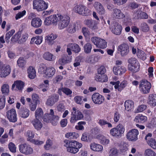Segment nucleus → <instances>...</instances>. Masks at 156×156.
<instances>
[{"label":"nucleus","mask_w":156,"mask_h":156,"mask_svg":"<svg viewBox=\"0 0 156 156\" xmlns=\"http://www.w3.org/2000/svg\"><path fill=\"white\" fill-rule=\"evenodd\" d=\"M54 114L53 110L51 109L49 114H45L43 117L44 121L46 122H48L49 120H50L53 125L56 126L57 125L59 119V117L58 116L54 115Z\"/></svg>","instance_id":"nucleus-1"},{"label":"nucleus","mask_w":156,"mask_h":156,"mask_svg":"<svg viewBox=\"0 0 156 156\" xmlns=\"http://www.w3.org/2000/svg\"><path fill=\"white\" fill-rule=\"evenodd\" d=\"M70 20V18L68 16L60 14L58 24L59 29L62 30L66 27L69 23Z\"/></svg>","instance_id":"nucleus-2"},{"label":"nucleus","mask_w":156,"mask_h":156,"mask_svg":"<svg viewBox=\"0 0 156 156\" xmlns=\"http://www.w3.org/2000/svg\"><path fill=\"white\" fill-rule=\"evenodd\" d=\"M33 9L38 11H42L47 9L48 3L43 0H34L33 2Z\"/></svg>","instance_id":"nucleus-3"},{"label":"nucleus","mask_w":156,"mask_h":156,"mask_svg":"<svg viewBox=\"0 0 156 156\" xmlns=\"http://www.w3.org/2000/svg\"><path fill=\"white\" fill-rule=\"evenodd\" d=\"M125 130L124 126L119 124L115 127L112 128L110 130V134L112 136L120 137L124 133Z\"/></svg>","instance_id":"nucleus-4"},{"label":"nucleus","mask_w":156,"mask_h":156,"mask_svg":"<svg viewBox=\"0 0 156 156\" xmlns=\"http://www.w3.org/2000/svg\"><path fill=\"white\" fill-rule=\"evenodd\" d=\"M91 41L97 48L104 49L107 47V43L103 39L94 37L91 38Z\"/></svg>","instance_id":"nucleus-5"},{"label":"nucleus","mask_w":156,"mask_h":156,"mask_svg":"<svg viewBox=\"0 0 156 156\" xmlns=\"http://www.w3.org/2000/svg\"><path fill=\"white\" fill-rule=\"evenodd\" d=\"M60 14H57L51 15L47 17L44 20V23L46 25H50L51 24L56 25L57 24L58 21L59 20Z\"/></svg>","instance_id":"nucleus-6"},{"label":"nucleus","mask_w":156,"mask_h":156,"mask_svg":"<svg viewBox=\"0 0 156 156\" xmlns=\"http://www.w3.org/2000/svg\"><path fill=\"white\" fill-rule=\"evenodd\" d=\"M73 111L72 113L70 122L71 123H75L77 120L81 119L83 117V114L79 110H77L75 107L73 108Z\"/></svg>","instance_id":"nucleus-7"},{"label":"nucleus","mask_w":156,"mask_h":156,"mask_svg":"<svg viewBox=\"0 0 156 156\" xmlns=\"http://www.w3.org/2000/svg\"><path fill=\"white\" fill-rule=\"evenodd\" d=\"M67 52L69 55L72 54L71 51L75 53H78L81 50L79 45L75 43H69L67 45Z\"/></svg>","instance_id":"nucleus-8"},{"label":"nucleus","mask_w":156,"mask_h":156,"mask_svg":"<svg viewBox=\"0 0 156 156\" xmlns=\"http://www.w3.org/2000/svg\"><path fill=\"white\" fill-rule=\"evenodd\" d=\"M20 152L26 155H29L33 153L34 150L30 146L27 144H24L20 145L19 146Z\"/></svg>","instance_id":"nucleus-9"},{"label":"nucleus","mask_w":156,"mask_h":156,"mask_svg":"<svg viewBox=\"0 0 156 156\" xmlns=\"http://www.w3.org/2000/svg\"><path fill=\"white\" fill-rule=\"evenodd\" d=\"M141 91L144 94H147L149 92L151 87V83L146 80H142L140 85Z\"/></svg>","instance_id":"nucleus-10"},{"label":"nucleus","mask_w":156,"mask_h":156,"mask_svg":"<svg viewBox=\"0 0 156 156\" xmlns=\"http://www.w3.org/2000/svg\"><path fill=\"white\" fill-rule=\"evenodd\" d=\"M139 133L137 129H132L126 134V138L129 141H135L138 139L137 136Z\"/></svg>","instance_id":"nucleus-11"},{"label":"nucleus","mask_w":156,"mask_h":156,"mask_svg":"<svg viewBox=\"0 0 156 156\" xmlns=\"http://www.w3.org/2000/svg\"><path fill=\"white\" fill-rule=\"evenodd\" d=\"M93 102L96 104L101 105L105 101L104 97L98 93H94L92 96Z\"/></svg>","instance_id":"nucleus-12"},{"label":"nucleus","mask_w":156,"mask_h":156,"mask_svg":"<svg viewBox=\"0 0 156 156\" xmlns=\"http://www.w3.org/2000/svg\"><path fill=\"white\" fill-rule=\"evenodd\" d=\"M75 9L76 12L84 16L89 15L90 12L86 7L82 5L76 6L75 7Z\"/></svg>","instance_id":"nucleus-13"},{"label":"nucleus","mask_w":156,"mask_h":156,"mask_svg":"<svg viewBox=\"0 0 156 156\" xmlns=\"http://www.w3.org/2000/svg\"><path fill=\"white\" fill-rule=\"evenodd\" d=\"M6 116L9 121L11 122H15L17 120V115L15 110L12 109L6 112Z\"/></svg>","instance_id":"nucleus-14"},{"label":"nucleus","mask_w":156,"mask_h":156,"mask_svg":"<svg viewBox=\"0 0 156 156\" xmlns=\"http://www.w3.org/2000/svg\"><path fill=\"white\" fill-rule=\"evenodd\" d=\"M64 146L67 147H73L80 148L82 147V145L81 143L75 141H70L68 140H65L64 141Z\"/></svg>","instance_id":"nucleus-15"},{"label":"nucleus","mask_w":156,"mask_h":156,"mask_svg":"<svg viewBox=\"0 0 156 156\" xmlns=\"http://www.w3.org/2000/svg\"><path fill=\"white\" fill-rule=\"evenodd\" d=\"M112 29V32L115 34L119 35L122 31V27L121 25L116 22H113L112 27H110Z\"/></svg>","instance_id":"nucleus-16"},{"label":"nucleus","mask_w":156,"mask_h":156,"mask_svg":"<svg viewBox=\"0 0 156 156\" xmlns=\"http://www.w3.org/2000/svg\"><path fill=\"white\" fill-rule=\"evenodd\" d=\"M118 50L120 52L122 56L126 55L128 54L129 52L128 45L125 44H123L119 45L118 47Z\"/></svg>","instance_id":"nucleus-17"},{"label":"nucleus","mask_w":156,"mask_h":156,"mask_svg":"<svg viewBox=\"0 0 156 156\" xmlns=\"http://www.w3.org/2000/svg\"><path fill=\"white\" fill-rule=\"evenodd\" d=\"M120 82L119 81L116 82H111L110 83L114 85L115 89H117L119 91H121L127 85V82L126 81H122L119 85Z\"/></svg>","instance_id":"nucleus-18"},{"label":"nucleus","mask_w":156,"mask_h":156,"mask_svg":"<svg viewBox=\"0 0 156 156\" xmlns=\"http://www.w3.org/2000/svg\"><path fill=\"white\" fill-rule=\"evenodd\" d=\"M58 99V96L56 94H53L48 97L46 102V104L48 106H52L57 102Z\"/></svg>","instance_id":"nucleus-19"},{"label":"nucleus","mask_w":156,"mask_h":156,"mask_svg":"<svg viewBox=\"0 0 156 156\" xmlns=\"http://www.w3.org/2000/svg\"><path fill=\"white\" fill-rule=\"evenodd\" d=\"M112 16L114 18L118 19H122L125 17V15L121 10L117 8L113 9Z\"/></svg>","instance_id":"nucleus-20"},{"label":"nucleus","mask_w":156,"mask_h":156,"mask_svg":"<svg viewBox=\"0 0 156 156\" xmlns=\"http://www.w3.org/2000/svg\"><path fill=\"white\" fill-rule=\"evenodd\" d=\"M10 66L9 65H6L0 71V77H5L10 74Z\"/></svg>","instance_id":"nucleus-21"},{"label":"nucleus","mask_w":156,"mask_h":156,"mask_svg":"<svg viewBox=\"0 0 156 156\" xmlns=\"http://www.w3.org/2000/svg\"><path fill=\"white\" fill-rule=\"evenodd\" d=\"M57 37V35L56 34H51L45 37V42L49 45H51L54 43V40Z\"/></svg>","instance_id":"nucleus-22"},{"label":"nucleus","mask_w":156,"mask_h":156,"mask_svg":"<svg viewBox=\"0 0 156 156\" xmlns=\"http://www.w3.org/2000/svg\"><path fill=\"white\" fill-rule=\"evenodd\" d=\"M135 16V19H147L148 18V16L147 15L145 12H142L141 10H137L134 14Z\"/></svg>","instance_id":"nucleus-23"},{"label":"nucleus","mask_w":156,"mask_h":156,"mask_svg":"<svg viewBox=\"0 0 156 156\" xmlns=\"http://www.w3.org/2000/svg\"><path fill=\"white\" fill-rule=\"evenodd\" d=\"M113 71L115 75H120L125 72L126 69L124 67L118 66L113 67Z\"/></svg>","instance_id":"nucleus-24"},{"label":"nucleus","mask_w":156,"mask_h":156,"mask_svg":"<svg viewBox=\"0 0 156 156\" xmlns=\"http://www.w3.org/2000/svg\"><path fill=\"white\" fill-rule=\"evenodd\" d=\"M84 23L89 27L92 30L97 29V24L95 21L92 20H87L84 21Z\"/></svg>","instance_id":"nucleus-25"},{"label":"nucleus","mask_w":156,"mask_h":156,"mask_svg":"<svg viewBox=\"0 0 156 156\" xmlns=\"http://www.w3.org/2000/svg\"><path fill=\"white\" fill-rule=\"evenodd\" d=\"M55 70L52 67H49L47 68L45 75L46 78L52 77L55 74Z\"/></svg>","instance_id":"nucleus-26"},{"label":"nucleus","mask_w":156,"mask_h":156,"mask_svg":"<svg viewBox=\"0 0 156 156\" xmlns=\"http://www.w3.org/2000/svg\"><path fill=\"white\" fill-rule=\"evenodd\" d=\"M94 6L99 14L102 15L105 14V9L104 8L103 6L100 3L96 2L94 4Z\"/></svg>","instance_id":"nucleus-27"},{"label":"nucleus","mask_w":156,"mask_h":156,"mask_svg":"<svg viewBox=\"0 0 156 156\" xmlns=\"http://www.w3.org/2000/svg\"><path fill=\"white\" fill-rule=\"evenodd\" d=\"M31 123L35 129L37 130L40 129L42 127V124L38 119L35 118L31 121Z\"/></svg>","instance_id":"nucleus-28"},{"label":"nucleus","mask_w":156,"mask_h":156,"mask_svg":"<svg viewBox=\"0 0 156 156\" xmlns=\"http://www.w3.org/2000/svg\"><path fill=\"white\" fill-rule=\"evenodd\" d=\"M90 147V149L95 151H101L103 149V147L101 145L95 143H91Z\"/></svg>","instance_id":"nucleus-29"},{"label":"nucleus","mask_w":156,"mask_h":156,"mask_svg":"<svg viewBox=\"0 0 156 156\" xmlns=\"http://www.w3.org/2000/svg\"><path fill=\"white\" fill-rule=\"evenodd\" d=\"M42 21L39 18H35L33 19L31 21V24L32 26L34 27H40L42 24Z\"/></svg>","instance_id":"nucleus-30"},{"label":"nucleus","mask_w":156,"mask_h":156,"mask_svg":"<svg viewBox=\"0 0 156 156\" xmlns=\"http://www.w3.org/2000/svg\"><path fill=\"white\" fill-rule=\"evenodd\" d=\"M95 80L101 82H105L108 81V78L106 75L97 74L95 76Z\"/></svg>","instance_id":"nucleus-31"},{"label":"nucleus","mask_w":156,"mask_h":156,"mask_svg":"<svg viewBox=\"0 0 156 156\" xmlns=\"http://www.w3.org/2000/svg\"><path fill=\"white\" fill-rule=\"evenodd\" d=\"M125 109L127 111H129L131 110L134 107L133 102L130 100L126 101L124 103Z\"/></svg>","instance_id":"nucleus-32"},{"label":"nucleus","mask_w":156,"mask_h":156,"mask_svg":"<svg viewBox=\"0 0 156 156\" xmlns=\"http://www.w3.org/2000/svg\"><path fill=\"white\" fill-rule=\"evenodd\" d=\"M28 76L31 79H34L36 76V72L34 68L32 66H30L27 70Z\"/></svg>","instance_id":"nucleus-33"},{"label":"nucleus","mask_w":156,"mask_h":156,"mask_svg":"<svg viewBox=\"0 0 156 156\" xmlns=\"http://www.w3.org/2000/svg\"><path fill=\"white\" fill-rule=\"evenodd\" d=\"M148 103L151 105L155 106L156 105V94H150L148 97Z\"/></svg>","instance_id":"nucleus-34"},{"label":"nucleus","mask_w":156,"mask_h":156,"mask_svg":"<svg viewBox=\"0 0 156 156\" xmlns=\"http://www.w3.org/2000/svg\"><path fill=\"white\" fill-rule=\"evenodd\" d=\"M20 114L22 118H26L29 115L30 111L26 108H23L20 111Z\"/></svg>","instance_id":"nucleus-35"},{"label":"nucleus","mask_w":156,"mask_h":156,"mask_svg":"<svg viewBox=\"0 0 156 156\" xmlns=\"http://www.w3.org/2000/svg\"><path fill=\"white\" fill-rule=\"evenodd\" d=\"M1 90L3 94L8 95L9 92V85L7 84H3L1 87Z\"/></svg>","instance_id":"nucleus-36"},{"label":"nucleus","mask_w":156,"mask_h":156,"mask_svg":"<svg viewBox=\"0 0 156 156\" xmlns=\"http://www.w3.org/2000/svg\"><path fill=\"white\" fill-rule=\"evenodd\" d=\"M147 119V117L146 116L142 115H139L136 117L134 119V121L136 122L138 121L139 122L143 123L146 121Z\"/></svg>","instance_id":"nucleus-37"},{"label":"nucleus","mask_w":156,"mask_h":156,"mask_svg":"<svg viewBox=\"0 0 156 156\" xmlns=\"http://www.w3.org/2000/svg\"><path fill=\"white\" fill-rule=\"evenodd\" d=\"M42 38L39 36H36L31 38L30 43L31 44H40L42 42Z\"/></svg>","instance_id":"nucleus-38"},{"label":"nucleus","mask_w":156,"mask_h":156,"mask_svg":"<svg viewBox=\"0 0 156 156\" xmlns=\"http://www.w3.org/2000/svg\"><path fill=\"white\" fill-rule=\"evenodd\" d=\"M43 58L49 61H52L55 59L53 55L48 52H46L43 54Z\"/></svg>","instance_id":"nucleus-39"},{"label":"nucleus","mask_w":156,"mask_h":156,"mask_svg":"<svg viewBox=\"0 0 156 156\" xmlns=\"http://www.w3.org/2000/svg\"><path fill=\"white\" fill-rule=\"evenodd\" d=\"M92 49V45L90 43H87L83 46L84 52L87 54L90 53Z\"/></svg>","instance_id":"nucleus-40"},{"label":"nucleus","mask_w":156,"mask_h":156,"mask_svg":"<svg viewBox=\"0 0 156 156\" xmlns=\"http://www.w3.org/2000/svg\"><path fill=\"white\" fill-rule=\"evenodd\" d=\"M22 33L21 31H18L16 33L11 39V41L13 42L18 41L19 43V41L20 38L21 37Z\"/></svg>","instance_id":"nucleus-41"},{"label":"nucleus","mask_w":156,"mask_h":156,"mask_svg":"<svg viewBox=\"0 0 156 156\" xmlns=\"http://www.w3.org/2000/svg\"><path fill=\"white\" fill-rule=\"evenodd\" d=\"M28 37V34L27 33H24L22 35L21 34V37L19 41V44H22L26 42L27 39Z\"/></svg>","instance_id":"nucleus-42"},{"label":"nucleus","mask_w":156,"mask_h":156,"mask_svg":"<svg viewBox=\"0 0 156 156\" xmlns=\"http://www.w3.org/2000/svg\"><path fill=\"white\" fill-rule=\"evenodd\" d=\"M139 65H128V69L129 70L133 73H136L138 72L139 69Z\"/></svg>","instance_id":"nucleus-43"},{"label":"nucleus","mask_w":156,"mask_h":156,"mask_svg":"<svg viewBox=\"0 0 156 156\" xmlns=\"http://www.w3.org/2000/svg\"><path fill=\"white\" fill-rule=\"evenodd\" d=\"M148 144L154 149H156V141L155 139L151 138L147 141Z\"/></svg>","instance_id":"nucleus-44"},{"label":"nucleus","mask_w":156,"mask_h":156,"mask_svg":"<svg viewBox=\"0 0 156 156\" xmlns=\"http://www.w3.org/2000/svg\"><path fill=\"white\" fill-rule=\"evenodd\" d=\"M137 56L139 58L143 60L145 59L146 58V55L144 51L140 50L138 49Z\"/></svg>","instance_id":"nucleus-45"},{"label":"nucleus","mask_w":156,"mask_h":156,"mask_svg":"<svg viewBox=\"0 0 156 156\" xmlns=\"http://www.w3.org/2000/svg\"><path fill=\"white\" fill-rule=\"evenodd\" d=\"M144 156H156L155 152L150 149H146L144 152Z\"/></svg>","instance_id":"nucleus-46"},{"label":"nucleus","mask_w":156,"mask_h":156,"mask_svg":"<svg viewBox=\"0 0 156 156\" xmlns=\"http://www.w3.org/2000/svg\"><path fill=\"white\" fill-rule=\"evenodd\" d=\"M16 87L19 90H22L24 86V83L21 80H17L16 81Z\"/></svg>","instance_id":"nucleus-47"},{"label":"nucleus","mask_w":156,"mask_h":156,"mask_svg":"<svg viewBox=\"0 0 156 156\" xmlns=\"http://www.w3.org/2000/svg\"><path fill=\"white\" fill-rule=\"evenodd\" d=\"M17 63L18 66L20 67H23L26 63V61L23 57H20L18 60Z\"/></svg>","instance_id":"nucleus-48"},{"label":"nucleus","mask_w":156,"mask_h":156,"mask_svg":"<svg viewBox=\"0 0 156 156\" xmlns=\"http://www.w3.org/2000/svg\"><path fill=\"white\" fill-rule=\"evenodd\" d=\"M43 114V112L41 108H38L35 112V118L39 119L41 118Z\"/></svg>","instance_id":"nucleus-49"},{"label":"nucleus","mask_w":156,"mask_h":156,"mask_svg":"<svg viewBox=\"0 0 156 156\" xmlns=\"http://www.w3.org/2000/svg\"><path fill=\"white\" fill-rule=\"evenodd\" d=\"M140 27L142 30L144 32H147L149 30V27L146 23H141Z\"/></svg>","instance_id":"nucleus-50"},{"label":"nucleus","mask_w":156,"mask_h":156,"mask_svg":"<svg viewBox=\"0 0 156 156\" xmlns=\"http://www.w3.org/2000/svg\"><path fill=\"white\" fill-rule=\"evenodd\" d=\"M77 134L75 132L69 133L65 135L66 137L71 139H75L77 137Z\"/></svg>","instance_id":"nucleus-51"},{"label":"nucleus","mask_w":156,"mask_h":156,"mask_svg":"<svg viewBox=\"0 0 156 156\" xmlns=\"http://www.w3.org/2000/svg\"><path fill=\"white\" fill-rule=\"evenodd\" d=\"M5 98L4 96H0V110L3 108L5 105Z\"/></svg>","instance_id":"nucleus-52"},{"label":"nucleus","mask_w":156,"mask_h":156,"mask_svg":"<svg viewBox=\"0 0 156 156\" xmlns=\"http://www.w3.org/2000/svg\"><path fill=\"white\" fill-rule=\"evenodd\" d=\"M67 30L70 33H73L76 31V25L75 24L70 25L67 29Z\"/></svg>","instance_id":"nucleus-53"},{"label":"nucleus","mask_w":156,"mask_h":156,"mask_svg":"<svg viewBox=\"0 0 156 156\" xmlns=\"http://www.w3.org/2000/svg\"><path fill=\"white\" fill-rule=\"evenodd\" d=\"M78 147H67V151L72 154H75L79 151Z\"/></svg>","instance_id":"nucleus-54"},{"label":"nucleus","mask_w":156,"mask_h":156,"mask_svg":"<svg viewBox=\"0 0 156 156\" xmlns=\"http://www.w3.org/2000/svg\"><path fill=\"white\" fill-rule=\"evenodd\" d=\"M26 13V12L25 10L18 12L16 15V20H17L23 17L25 15Z\"/></svg>","instance_id":"nucleus-55"},{"label":"nucleus","mask_w":156,"mask_h":156,"mask_svg":"<svg viewBox=\"0 0 156 156\" xmlns=\"http://www.w3.org/2000/svg\"><path fill=\"white\" fill-rule=\"evenodd\" d=\"M15 32L14 30H12L6 33L5 39L6 42H9V38Z\"/></svg>","instance_id":"nucleus-56"},{"label":"nucleus","mask_w":156,"mask_h":156,"mask_svg":"<svg viewBox=\"0 0 156 156\" xmlns=\"http://www.w3.org/2000/svg\"><path fill=\"white\" fill-rule=\"evenodd\" d=\"M128 62L129 63L128 65H139L136 59L135 58H129L128 60Z\"/></svg>","instance_id":"nucleus-57"},{"label":"nucleus","mask_w":156,"mask_h":156,"mask_svg":"<svg viewBox=\"0 0 156 156\" xmlns=\"http://www.w3.org/2000/svg\"><path fill=\"white\" fill-rule=\"evenodd\" d=\"M86 124L85 122H78L77 125L75 126V129L79 130H81L84 129V127L83 125H85Z\"/></svg>","instance_id":"nucleus-58"},{"label":"nucleus","mask_w":156,"mask_h":156,"mask_svg":"<svg viewBox=\"0 0 156 156\" xmlns=\"http://www.w3.org/2000/svg\"><path fill=\"white\" fill-rule=\"evenodd\" d=\"M114 4L118 6L122 5L127 2V0H113Z\"/></svg>","instance_id":"nucleus-59"},{"label":"nucleus","mask_w":156,"mask_h":156,"mask_svg":"<svg viewBox=\"0 0 156 156\" xmlns=\"http://www.w3.org/2000/svg\"><path fill=\"white\" fill-rule=\"evenodd\" d=\"M82 32L85 37H88L90 34V32L88 28L86 27L82 28Z\"/></svg>","instance_id":"nucleus-60"},{"label":"nucleus","mask_w":156,"mask_h":156,"mask_svg":"<svg viewBox=\"0 0 156 156\" xmlns=\"http://www.w3.org/2000/svg\"><path fill=\"white\" fill-rule=\"evenodd\" d=\"M57 109L58 112H62L65 110V105L63 104L62 103H59L57 105Z\"/></svg>","instance_id":"nucleus-61"},{"label":"nucleus","mask_w":156,"mask_h":156,"mask_svg":"<svg viewBox=\"0 0 156 156\" xmlns=\"http://www.w3.org/2000/svg\"><path fill=\"white\" fill-rule=\"evenodd\" d=\"M81 58V57L80 56L77 57L76 58L73 63V66L74 67H76L80 65Z\"/></svg>","instance_id":"nucleus-62"},{"label":"nucleus","mask_w":156,"mask_h":156,"mask_svg":"<svg viewBox=\"0 0 156 156\" xmlns=\"http://www.w3.org/2000/svg\"><path fill=\"white\" fill-rule=\"evenodd\" d=\"M81 140L84 141H88L89 140V135L86 133H83L82 136Z\"/></svg>","instance_id":"nucleus-63"},{"label":"nucleus","mask_w":156,"mask_h":156,"mask_svg":"<svg viewBox=\"0 0 156 156\" xmlns=\"http://www.w3.org/2000/svg\"><path fill=\"white\" fill-rule=\"evenodd\" d=\"M63 79V77L61 75H58L56 76L52 80L53 83H56L61 81Z\"/></svg>","instance_id":"nucleus-64"}]
</instances>
